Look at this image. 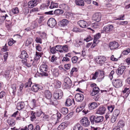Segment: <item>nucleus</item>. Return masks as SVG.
<instances>
[{"mask_svg": "<svg viewBox=\"0 0 130 130\" xmlns=\"http://www.w3.org/2000/svg\"><path fill=\"white\" fill-rule=\"evenodd\" d=\"M103 117L102 116H95L92 115L90 118V120L91 124H93L94 122L98 123L102 122L103 120Z\"/></svg>", "mask_w": 130, "mask_h": 130, "instance_id": "f257e3e1", "label": "nucleus"}, {"mask_svg": "<svg viewBox=\"0 0 130 130\" xmlns=\"http://www.w3.org/2000/svg\"><path fill=\"white\" fill-rule=\"evenodd\" d=\"M47 66L45 64H42L41 66L40 69L41 71L40 74L42 76H47L48 75L47 71Z\"/></svg>", "mask_w": 130, "mask_h": 130, "instance_id": "f03ea898", "label": "nucleus"}, {"mask_svg": "<svg viewBox=\"0 0 130 130\" xmlns=\"http://www.w3.org/2000/svg\"><path fill=\"white\" fill-rule=\"evenodd\" d=\"M80 122L81 124L85 127L89 126L90 124V122L86 117H84L81 119Z\"/></svg>", "mask_w": 130, "mask_h": 130, "instance_id": "7ed1b4c3", "label": "nucleus"}, {"mask_svg": "<svg viewBox=\"0 0 130 130\" xmlns=\"http://www.w3.org/2000/svg\"><path fill=\"white\" fill-rule=\"evenodd\" d=\"M95 60L97 63L100 64V65H101L106 60V58L104 56H98L95 58Z\"/></svg>", "mask_w": 130, "mask_h": 130, "instance_id": "20e7f679", "label": "nucleus"}, {"mask_svg": "<svg viewBox=\"0 0 130 130\" xmlns=\"http://www.w3.org/2000/svg\"><path fill=\"white\" fill-rule=\"evenodd\" d=\"M47 24L49 27L53 28L57 24V22L54 18H51L48 20L47 22Z\"/></svg>", "mask_w": 130, "mask_h": 130, "instance_id": "39448f33", "label": "nucleus"}, {"mask_svg": "<svg viewBox=\"0 0 130 130\" xmlns=\"http://www.w3.org/2000/svg\"><path fill=\"white\" fill-rule=\"evenodd\" d=\"M63 95V92L60 90H58L57 91L55 92L53 94V96L56 99H61Z\"/></svg>", "mask_w": 130, "mask_h": 130, "instance_id": "423d86ee", "label": "nucleus"}, {"mask_svg": "<svg viewBox=\"0 0 130 130\" xmlns=\"http://www.w3.org/2000/svg\"><path fill=\"white\" fill-rule=\"evenodd\" d=\"M113 85L116 88H119L122 86V82L120 79H115L113 81Z\"/></svg>", "mask_w": 130, "mask_h": 130, "instance_id": "0eeeda50", "label": "nucleus"}, {"mask_svg": "<svg viewBox=\"0 0 130 130\" xmlns=\"http://www.w3.org/2000/svg\"><path fill=\"white\" fill-rule=\"evenodd\" d=\"M101 14L100 13H96L94 14L92 16V19L96 22H99L101 20Z\"/></svg>", "mask_w": 130, "mask_h": 130, "instance_id": "6e6552de", "label": "nucleus"}, {"mask_svg": "<svg viewBox=\"0 0 130 130\" xmlns=\"http://www.w3.org/2000/svg\"><path fill=\"white\" fill-rule=\"evenodd\" d=\"M118 43L116 41L111 42L109 44V47L111 50L117 48L118 47Z\"/></svg>", "mask_w": 130, "mask_h": 130, "instance_id": "1a4fd4ad", "label": "nucleus"}, {"mask_svg": "<svg viewBox=\"0 0 130 130\" xmlns=\"http://www.w3.org/2000/svg\"><path fill=\"white\" fill-rule=\"evenodd\" d=\"M75 99L76 100L77 102H82L84 99V96L81 93H77L75 95Z\"/></svg>", "mask_w": 130, "mask_h": 130, "instance_id": "9d476101", "label": "nucleus"}, {"mask_svg": "<svg viewBox=\"0 0 130 130\" xmlns=\"http://www.w3.org/2000/svg\"><path fill=\"white\" fill-rule=\"evenodd\" d=\"M113 29L112 25H109L105 26L103 28V29L106 32L108 33L111 31Z\"/></svg>", "mask_w": 130, "mask_h": 130, "instance_id": "9b49d317", "label": "nucleus"}, {"mask_svg": "<svg viewBox=\"0 0 130 130\" xmlns=\"http://www.w3.org/2000/svg\"><path fill=\"white\" fill-rule=\"evenodd\" d=\"M77 24L80 27L83 28H86L88 26L87 22L83 20L79 21L78 22Z\"/></svg>", "mask_w": 130, "mask_h": 130, "instance_id": "f8f14e48", "label": "nucleus"}, {"mask_svg": "<svg viewBox=\"0 0 130 130\" xmlns=\"http://www.w3.org/2000/svg\"><path fill=\"white\" fill-rule=\"evenodd\" d=\"M126 68L125 66H122L119 68L116 71L117 74L119 75H121L123 73Z\"/></svg>", "mask_w": 130, "mask_h": 130, "instance_id": "ddd939ff", "label": "nucleus"}, {"mask_svg": "<svg viewBox=\"0 0 130 130\" xmlns=\"http://www.w3.org/2000/svg\"><path fill=\"white\" fill-rule=\"evenodd\" d=\"M106 110V108L104 107H100L97 110L96 113L100 115L104 114Z\"/></svg>", "mask_w": 130, "mask_h": 130, "instance_id": "4468645a", "label": "nucleus"}, {"mask_svg": "<svg viewBox=\"0 0 130 130\" xmlns=\"http://www.w3.org/2000/svg\"><path fill=\"white\" fill-rule=\"evenodd\" d=\"M69 22L67 19H63L60 21L59 25L61 27H64L67 26Z\"/></svg>", "mask_w": 130, "mask_h": 130, "instance_id": "2eb2a0df", "label": "nucleus"}, {"mask_svg": "<svg viewBox=\"0 0 130 130\" xmlns=\"http://www.w3.org/2000/svg\"><path fill=\"white\" fill-rule=\"evenodd\" d=\"M25 104L24 102H20L18 103L17 105V108L19 110H20L24 108Z\"/></svg>", "mask_w": 130, "mask_h": 130, "instance_id": "dca6fc26", "label": "nucleus"}, {"mask_svg": "<svg viewBox=\"0 0 130 130\" xmlns=\"http://www.w3.org/2000/svg\"><path fill=\"white\" fill-rule=\"evenodd\" d=\"M100 89L98 87H94L93 88L92 92L91 93V95L93 96L96 95L99 92Z\"/></svg>", "mask_w": 130, "mask_h": 130, "instance_id": "f3484780", "label": "nucleus"}, {"mask_svg": "<svg viewBox=\"0 0 130 130\" xmlns=\"http://www.w3.org/2000/svg\"><path fill=\"white\" fill-rule=\"evenodd\" d=\"M88 106L89 109L92 110L98 107V104L96 103L93 102L90 103Z\"/></svg>", "mask_w": 130, "mask_h": 130, "instance_id": "a211bd4d", "label": "nucleus"}, {"mask_svg": "<svg viewBox=\"0 0 130 130\" xmlns=\"http://www.w3.org/2000/svg\"><path fill=\"white\" fill-rule=\"evenodd\" d=\"M28 55L25 51H22L21 54L20 56V58L22 59H25L28 58Z\"/></svg>", "mask_w": 130, "mask_h": 130, "instance_id": "6ab92c4d", "label": "nucleus"}, {"mask_svg": "<svg viewBox=\"0 0 130 130\" xmlns=\"http://www.w3.org/2000/svg\"><path fill=\"white\" fill-rule=\"evenodd\" d=\"M45 97L48 99H50L52 96L51 92L48 90H46L44 92Z\"/></svg>", "mask_w": 130, "mask_h": 130, "instance_id": "aec40b11", "label": "nucleus"}, {"mask_svg": "<svg viewBox=\"0 0 130 130\" xmlns=\"http://www.w3.org/2000/svg\"><path fill=\"white\" fill-rule=\"evenodd\" d=\"M67 126V124L65 122L61 123L58 127V130H63Z\"/></svg>", "mask_w": 130, "mask_h": 130, "instance_id": "412c9836", "label": "nucleus"}, {"mask_svg": "<svg viewBox=\"0 0 130 130\" xmlns=\"http://www.w3.org/2000/svg\"><path fill=\"white\" fill-rule=\"evenodd\" d=\"M75 3L77 5L79 6H84V4L83 0H75Z\"/></svg>", "mask_w": 130, "mask_h": 130, "instance_id": "4be33fe9", "label": "nucleus"}, {"mask_svg": "<svg viewBox=\"0 0 130 130\" xmlns=\"http://www.w3.org/2000/svg\"><path fill=\"white\" fill-rule=\"evenodd\" d=\"M61 83L58 80H55L54 81V87L56 88H59L60 87Z\"/></svg>", "mask_w": 130, "mask_h": 130, "instance_id": "5701e85b", "label": "nucleus"}, {"mask_svg": "<svg viewBox=\"0 0 130 130\" xmlns=\"http://www.w3.org/2000/svg\"><path fill=\"white\" fill-rule=\"evenodd\" d=\"M32 83L31 81V78H29L28 80V82L25 83L24 85L25 87V88L30 87Z\"/></svg>", "mask_w": 130, "mask_h": 130, "instance_id": "b1692460", "label": "nucleus"}, {"mask_svg": "<svg viewBox=\"0 0 130 130\" xmlns=\"http://www.w3.org/2000/svg\"><path fill=\"white\" fill-rule=\"evenodd\" d=\"M41 114L40 111H39L38 110L36 111V112H33V120L36 119V116L37 117H39Z\"/></svg>", "mask_w": 130, "mask_h": 130, "instance_id": "393cba45", "label": "nucleus"}, {"mask_svg": "<svg viewBox=\"0 0 130 130\" xmlns=\"http://www.w3.org/2000/svg\"><path fill=\"white\" fill-rule=\"evenodd\" d=\"M72 103V102L71 100L70 99H67L65 103V105L67 106H71Z\"/></svg>", "mask_w": 130, "mask_h": 130, "instance_id": "a878e982", "label": "nucleus"}, {"mask_svg": "<svg viewBox=\"0 0 130 130\" xmlns=\"http://www.w3.org/2000/svg\"><path fill=\"white\" fill-rule=\"evenodd\" d=\"M60 112L63 115L66 114L68 112V109L66 108H62L60 110Z\"/></svg>", "mask_w": 130, "mask_h": 130, "instance_id": "bb28decb", "label": "nucleus"}, {"mask_svg": "<svg viewBox=\"0 0 130 130\" xmlns=\"http://www.w3.org/2000/svg\"><path fill=\"white\" fill-rule=\"evenodd\" d=\"M42 54L40 53L36 52V56L34 58V60H37L40 58V57H41Z\"/></svg>", "mask_w": 130, "mask_h": 130, "instance_id": "cd10ccee", "label": "nucleus"}, {"mask_svg": "<svg viewBox=\"0 0 130 130\" xmlns=\"http://www.w3.org/2000/svg\"><path fill=\"white\" fill-rule=\"evenodd\" d=\"M55 47L57 51H59L60 53H62L63 52V51L62 50L61 45H56Z\"/></svg>", "mask_w": 130, "mask_h": 130, "instance_id": "c85d7f7f", "label": "nucleus"}, {"mask_svg": "<svg viewBox=\"0 0 130 130\" xmlns=\"http://www.w3.org/2000/svg\"><path fill=\"white\" fill-rule=\"evenodd\" d=\"M64 83L72 85L71 81L69 77H66L64 79Z\"/></svg>", "mask_w": 130, "mask_h": 130, "instance_id": "c756f323", "label": "nucleus"}, {"mask_svg": "<svg viewBox=\"0 0 130 130\" xmlns=\"http://www.w3.org/2000/svg\"><path fill=\"white\" fill-rule=\"evenodd\" d=\"M58 7V4L57 3H55L53 2H52L49 8L50 9H53L55 8H57Z\"/></svg>", "mask_w": 130, "mask_h": 130, "instance_id": "7c9ffc66", "label": "nucleus"}, {"mask_svg": "<svg viewBox=\"0 0 130 130\" xmlns=\"http://www.w3.org/2000/svg\"><path fill=\"white\" fill-rule=\"evenodd\" d=\"M71 85H72L63 83L62 85V87L64 89H68L70 88Z\"/></svg>", "mask_w": 130, "mask_h": 130, "instance_id": "2f4dec72", "label": "nucleus"}, {"mask_svg": "<svg viewBox=\"0 0 130 130\" xmlns=\"http://www.w3.org/2000/svg\"><path fill=\"white\" fill-rule=\"evenodd\" d=\"M125 125V122L123 121H120L118 123V126L119 127H123Z\"/></svg>", "mask_w": 130, "mask_h": 130, "instance_id": "473e14b6", "label": "nucleus"}, {"mask_svg": "<svg viewBox=\"0 0 130 130\" xmlns=\"http://www.w3.org/2000/svg\"><path fill=\"white\" fill-rule=\"evenodd\" d=\"M39 85L37 84H34L33 85V90L34 92H37L39 89Z\"/></svg>", "mask_w": 130, "mask_h": 130, "instance_id": "72a5a7b5", "label": "nucleus"}, {"mask_svg": "<svg viewBox=\"0 0 130 130\" xmlns=\"http://www.w3.org/2000/svg\"><path fill=\"white\" fill-rule=\"evenodd\" d=\"M101 36V34L100 33H98L94 36V41H99L98 39L100 38Z\"/></svg>", "mask_w": 130, "mask_h": 130, "instance_id": "f704fd0d", "label": "nucleus"}, {"mask_svg": "<svg viewBox=\"0 0 130 130\" xmlns=\"http://www.w3.org/2000/svg\"><path fill=\"white\" fill-rule=\"evenodd\" d=\"M120 112L118 109H116L114 111L113 113V116L117 117L119 114Z\"/></svg>", "mask_w": 130, "mask_h": 130, "instance_id": "c9c22d12", "label": "nucleus"}, {"mask_svg": "<svg viewBox=\"0 0 130 130\" xmlns=\"http://www.w3.org/2000/svg\"><path fill=\"white\" fill-rule=\"evenodd\" d=\"M7 122L10 125H14L15 124V122L13 119H12L11 120L8 119L7 120Z\"/></svg>", "mask_w": 130, "mask_h": 130, "instance_id": "e433bc0d", "label": "nucleus"}, {"mask_svg": "<svg viewBox=\"0 0 130 130\" xmlns=\"http://www.w3.org/2000/svg\"><path fill=\"white\" fill-rule=\"evenodd\" d=\"M50 104L51 105H56L58 103V102L56 100H55L54 101L51 100H49Z\"/></svg>", "mask_w": 130, "mask_h": 130, "instance_id": "4c0bfd02", "label": "nucleus"}, {"mask_svg": "<svg viewBox=\"0 0 130 130\" xmlns=\"http://www.w3.org/2000/svg\"><path fill=\"white\" fill-rule=\"evenodd\" d=\"M62 50L64 52H66L68 51V48L67 45H65L62 46Z\"/></svg>", "mask_w": 130, "mask_h": 130, "instance_id": "58836bf2", "label": "nucleus"}, {"mask_svg": "<svg viewBox=\"0 0 130 130\" xmlns=\"http://www.w3.org/2000/svg\"><path fill=\"white\" fill-rule=\"evenodd\" d=\"M107 108L109 112H111L114 109V106L111 105L108 106Z\"/></svg>", "mask_w": 130, "mask_h": 130, "instance_id": "ea45409f", "label": "nucleus"}, {"mask_svg": "<svg viewBox=\"0 0 130 130\" xmlns=\"http://www.w3.org/2000/svg\"><path fill=\"white\" fill-rule=\"evenodd\" d=\"M12 12L14 14H17L19 12V10L17 7H15V8L13 9L12 10Z\"/></svg>", "mask_w": 130, "mask_h": 130, "instance_id": "a19ab883", "label": "nucleus"}, {"mask_svg": "<svg viewBox=\"0 0 130 130\" xmlns=\"http://www.w3.org/2000/svg\"><path fill=\"white\" fill-rule=\"evenodd\" d=\"M37 101L35 99H33V108L39 106V105L37 104Z\"/></svg>", "mask_w": 130, "mask_h": 130, "instance_id": "79ce46f5", "label": "nucleus"}, {"mask_svg": "<svg viewBox=\"0 0 130 130\" xmlns=\"http://www.w3.org/2000/svg\"><path fill=\"white\" fill-rule=\"evenodd\" d=\"M130 53V49L128 48L126 50L124 51L122 53L123 54L125 55H127L128 54Z\"/></svg>", "mask_w": 130, "mask_h": 130, "instance_id": "37998d69", "label": "nucleus"}, {"mask_svg": "<svg viewBox=\"0 0 130 130\" xmlns=\"http://www.w3.org/2000/svg\"><path fill=\"white\" fill-rule=\"evenodd\" d=\"M53 73L54 75L55 76H57L59 75V73L57 70L54 69L53 71Z\"/></svg>", "mask_w": 130, "mask_h": 130, "instance_id": "c03bdc74", "label": "nucleus"}, {"mask_svg": "<svg viewBox=\"0 0 130 130\" xmlns=\"http://www.w3.org/2000/svg\"><path fill=\"white\" fill-rule=\"evenodd\" d=\"M13 41L15 43L16 42L15 41H14L13 39L11 38L10 40V41L8 42V44L9 46H11L14 43Z\"/></svg>", "mask_w": 130, "mask_h": 130, "instance_id": "a18cd8bd", "label": "nucleus"}, {"mask_svg": "<svg viewBox=\"0 0 130 130\" xmlns=\"http://www.w3.org/2000/svg\"><path fill=\"white\" fill-rule=\"evenodd\" d=\"M78 58L77 56H74L72 58V61L73 63H76L77 60Z\"/></svg>", "mask_w": 130, "mask_h": 130, "instance_id": "49530a36", "label": "nucleus"}, {"mask_svg": "<svg viewBox=\"0 0 130 130\" xmlns=\"http://www.w3.org/2000/svg\"><path fill=\"white\" fill-rule=\"evenodd\" d=\"M51 52L52 54H55L56 53V51L55 47H53L50 48Z\"/></svg>", "mask_w": 130, "mask_h": 130, "instance_id": "de8ad7c7", "label": "nucleus"}, {"mask_svg": "<svg viewBox=\"0 0 130 130\" xmlns=\"http://www.w3.org/2000/svg\"><path fill=\"white\" fill-rule=\"evenodd\" d=\"M98 42L99 41H94V40H93V43L91 46V48H93L94 47L97 45Z\"/></svg>", "mask_w": 130, "mask_h": 130, "instance_id": "09e8293b", "label": "nucleus"}, {"mask_svg": "<svg viewBox=\"0 0 130 130\" xmlns=\"http://www.w3.org/2000/svg\"><path fill=\"white\" fill-rule=\"evenodd\" d=\"M57 59V58L56 57L55 55H53L52 56L51 59V62H53L56 60Z\"/></svg>", "mask_w": 130, "mask_h": 130, "instance_id": "8fccbe9b", "label": "nucleus"}, {"mask_svg": "<svg viewBox=\"0 0 130 130\" xmlns=\"http://www.w3.org/2000/svg\"><path fill=\"white\" fill-rule=\"evenodd\" d=\"M98 72L97 71H96L94 74L93 75V76L92 77V79H95L98 77Z\"/></svg>", "mask_w": 130, "mask_h": 130, "instance_id": "3c124183", "label": "nucleus"}, {"mask_svg": "<svg viewBox=\"0 0 130 130\" xmlns=\"http://www.w3.org/2000/svg\"><path fill=\"white\" fill-rule=\"evenodd\" d=\"M10 71L9 70H7L6 71L5 75L6 77H9V75L10 74Z\"/></svg>", "mask_w": 130, "mask_h": 130, "instance_id": "603ef678", "label": "nucleus"}, {"mask_svg": "<svg viewBox=\"0 0 130 130\" xmlns=\"http://www.w3.org/2000/svg\"><path fill=\"white\" fill-rule=\"evenodd\" d=\"M99 25L98 23H93L92 24V26L94 28H98L99 27Z\"/></svg>", "mask_w": 130, "mask_h": 130, "instance_id": "864d4df0", "label": "nucleus"}, {"mask_svg": "<svg viewBox=\"0 0 130 130\" xmlns=\"http://www.w3.org/2000/svg\"><path fill=\"white\" fill-rule=\"evenodd\" d=\"M62 10L59 9H57L54 11V13L55 14H60V12Z\"/></svg>", "mask_w": 130, "mask_h": 130, "instance_id": "5fc2aeb1", "label": "nucleus"}, {"mask_svg": "<svg viewBox=\"0 0 130 130\" xmlns=\"http://www.w3.org/2000/svg\"><path fill=\"white\" fill-rule=\"evenodd\" d=\"M28 7L30 8H32V1H31L28 3Z\"/></svg>", "mask_w": 130, "mask_h": 130, "instance_id": "6e6d98bb", "label": "nucleus"}, {"mask_svg": "<svg viewBox=\"0 0 130 130\" xmlns=\"http://www.w3.org/2000/svg\"><path fill=\"white\" fill-rule=\"evenodd\" d=\"M117 117H116L115 116H113L111 119V122L113 123H114L116 120Z\"/></svg>", "mask_w": 130, "mask_h": 130, "instance_id": "4d7b16f0", "label": "nucleus"}, {"mask_svg": "<svg viewBox=\"0 0 130 130\" xmlns=\"http://www.w3.org/2000/svg\"><path fill=\"white\" fill-rule=\"evenodd\" d=\"M35 41L37 43H42L41 39L40 38L37 37Z\"/></svg>", "mask_w": 130, "mask_h": 130, "instance_id": "13d9d810", "label": "nucleus"}, {"mask_svg": "<svg viewBox=\"0 0 130 130\" xmlns=\"http://www.w3.org/2000/svg\"><path fill=\"white\" fill-rule=\"evenodd\" d=\"M72 31L73 32H78L80 31V29L79 28L76 27H75L73 28Z\"/></svg>", "mask_w": 130, "mask_h": 130, "instance_id": "bf43d9fd", "label": "nucleus"}, {"mask_svg": "<svg viewBox=\"0 0 130 130\" xmlns=\"http://www.w3.org/2000/svg\"><path fill=\"white\" fill-rule=\"evenodd\" d=\"M114 73V71L112 70L111 71L110 74L109 75V77L111 80L113 78V75Z\"/></svg>", "mask_w": 130, "mask_h": 130, "instance_id": "052dcab7", "label": "nucleus"}, {"mask_svg": "<svg viewBox=\"0 0 130 130\" xmlns=\"http://www.w3.org/2000/svg\"><path fill=\"white\" fill-rule=\"evenodd\" d=\"M110 59L111 60L113 61H117L118 60L117 58H116L114 57V56L113 55H112L110 57Z\"/></svg>", "mask_w": 130, "mask_h": 130, "instance_id": "680f3d73", "label": "nucleus"}, {"mask_svg": "<svg viewBox=\"0 0 130 130\" xmlns=\"http://www.w3.org/2000/svg\"><path fill=\"white\" fill-rule=\"evenodd\" d=\"M8 52H6L4 56V62L6 61L7 59L8 56Z\"/></svg>", "mask_w": 130, "mask_h": 130, "instance_id": "e2e57ef3", "label": "nucleus"}, {"mask_svg": "<svg viewBox=\"0 0 130 130\" xmlns=\"http://www.w3.org/2000/svg\"><path fill=\"white\" fill-rule=\"evenodd\" d=\"M92 39V38H91L90 36H88L87 37L86 39L85 40H86L87 42H88L90 40H91Z\"/></svg>", "mask_w": 130, "mask_h": 130, "instance_id": "0e129e2a", "label": "nucleus"}, {"mask_svg": "<svg viewBox=\"0 0 130 130\" xmlns=\"http://www.w3.org/2000/svg\"><path fill=\"white\" fill-rule=\"evenodd\" d=\"M70 66L71 65L70 64H65L64 66V67L65 69L68 70L70 69Z\"/></svg>", "mask_w": 130, "mask_h": 130, "instance_id": "69168bd1", "label": "nucleus"}, {"mask_svg": "<svg viewBox=\"0 0 130 130\" xmlns=\"http://www.w3.org/2000/svg\"><path fill=\"white\" fill-rule=\"evenodd\" d=\"M127 92V93H130V90H129L128 88H126L124 89V90L123 91V93H126Z\"/></svg>", "mask_w": 130, "mask_h": 130, "instance_id": "338daca9", "label": "nucleus"}, {"mask_svg": "<svg viewBox=\"0 0 130 130\" xmlns=\"http://www.w3.org/2000/svg\"><path fill=\"white\" fill-rule=\"evenodd\" d=\"M79 126V124H77L75 125L73 128V130H78V126Z\"/></svg>", "mask_w": 130, "mask_h": 130, "instance_id": "774afa93", "label": "nucleus"}]
</instances>
